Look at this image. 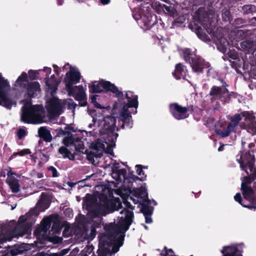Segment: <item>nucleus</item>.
<instances>
[{
    "label": "nucleus",
    "mask_w": 256,
    "mask_h": 256,
    "mask_svg": "<svg viewBox=\"0 0 256 256\" xmlns=\"http://www.w3.org/2000/svg\"><path fill=\"white\" fill-rule=\"evenodd\" d=\"M100 1L104 4H107L110 2V0H100Z\"/></svg>",
    "instance_id": "49530a36"
},
{
    "label": "nucleus",
    "mask_w": 256,
    "mask_h": 256,
    "mask_svg": "<svg viewBox=\"0 0 256 256\" xmlns=\"http://www.w3.org/2000/svg\"><path fill=\"white\" fill-rule=\"evenodd\" d=\"M228 90L226 88L213 86L210 90L208 96L210 97V99L212 102L214 100L222 98L223 96H226Z\"/></svg>",
    "instance_id": "2eb2a0df"
},
{
    "label": "nucleus",
    "mask_w": 256,
    "mask_h": 256,
    "mask_svg": "<svg viewBox=\"0 0 256 256\" xmlns=\"http://www.w3.org/2000/svg\"><path fill=\"white\" fill-rule=\"evenodd\" d=\"M50 226V220L49 218H44L40 226L34 232L36 236L40 238L44 236L46 234Z\"/></svg>",
    "instance_id": "f3484780"
},
{
    "label": "nucleus",
    "mask_w": 256,
    "mask_h": 256,
    "mask_svg": "<svg viewBox=\"0 0 256 256\" xmlns=\"http://www.w3.org/2000/svg\"><path fill=\"white\" fill-rule=\"evenodd\" d=\"M170 111L173 116L177 120L184 119L188 116L187 113L188 108L186 107H182L177 104L170 105Z\"/></svg>",
    "instance_id": "ddd939ff"
},
{
    "label": "nucleus",
    "mask_w": 256,
    "mask_h": 256,
    "mask_svg": "<svg viewBox=\"0 0 256 256\" xmlns=\"http://www.w3.org/2000/svg\"><path fill=\"white\" fill-rule=\"evenodd\" d=\"M58 152L64 158H68L70 160H74L75 158L74 156L64 146L60 147L58 149Z\"/></svg>",
    "instance_id": "c756f323"
},
{
    "label": "nucleus",
    "mask_w": 256,
    "mask_h": 256,
    "mask_svg": "<svg viewBox=\"0 0 256 256\" xmlns=\"http://www.w3.org/2000/svg\"><path fill=\"white\" fill-rule=\"evenodd\" d=\"M86 132L87 136H91L92 135L94 136V134L91 131H89V132L86 131Z\"/></svg>",
    "instance_id": "09e8293b"
},
{
    "label": "nucleus",
    "mask_w": 256,
    "mask_h": 256,
    "mask_svg": "<svg viewBox=\"0 0 256 256\" xmlns=\"http://www.w3.org/2000/svg\"><path fill=\"white\" fill-rule=\"evenodd\" d=\"M256 44L254 42L250 40H246L242 42L240 44L241 48L246 50L248 52H252L255 50Z\"/></svg>",
    "instance_id": "c85d7f7f"
},
{
    "label": "nucleus",
    "mask_w": 256,
    "mask_h": 256,
    "mask_svg": "<svg viewBox=\"0 0 256 256\" xmlns=\"http://www.w3.org/2000/svg\"><path fill=\"white\" fill-rule=\"evenodd\" d=\"M22 108V120L24 122L32 124H41L44 120V114L42 106L38 105L31 106L29 101L24 102Z\"/></svg>",
    "instance_id": "20e7f679"
},
{
    "label": "nucleus",
    "mask_w": 256,
    "mask_h": 256,
    "mask_svg": "<svg viewBox=\"0 0 256 256\" xmlns=\"http://www.w3.org/2000/svg\"><path fill=\"white\" fill-rule=\"evenodd\" d=\"M58 4L60 5H62L63 4V0H58Z\"/></svg>",
    "instance_id": "6e6d98bb"
},
{
    "label": "nucleus",
    "mask_w": 256,
    "mask_h": 256,
    "mask_svg": "<svg viewBox=\"0 0 256 256\" xmlns=\"http://www.w3.org/2000/svg\"><path fill=\"white\" fill-rule=\"evenodd\" d=\"M64 101V108L66 104L68 105V108L70 110H72L73 112L74 110L76 108V104L74 102V101L72 99H68L67 100H63Z\"/></svg>",
    "instance_id": "7c9ffc66"
},
{
    "label": "nucleus",
    "mask_w": 256,
    "mask_h": 256,
    "mask_svg": "<svg viewBox=\"0 0 256 256\" xmlns=\"http://www.w3.org/2000/svg\"><path fill=\"white\" fill-rule=\"evenodd\" d=\"M15 86L26 88L30 97L37 95L40 91L38 82H28V74L26 72H23L18 78L15 82Z\"/></svg>",
    "instance_id": "423d86ee"
},
{
    "label": "nucleus",
    "mask_w": 256,
    "mask_h": 256,
    "mask_svg": "<svg viewBox=\"0 0 256 256\" xmlns=\"http://www.w3.org/2000/svg\"><path fill=\"white\" fill-rule=\"evenodd\" d=\"M183 54L185 60L190 62L192 70L195 72L199 73L202 72L203 68H209L210 64L208 62H204L202 58L196 56L190 49L183 50Z\"/></svg>",
    "instance_id": "39448f33"
},
{
    "label": "nucleus",
    "mask_w": 256,
    "mask_h": 256,
    "mask_svg": "<svg viewBox=\"0 0 256 256\" xmlns=\"http://www.w3.org/2000/svg\"><path fill=\"white\" fill-rule=\"evenodd\" d=\"M242 206H243L244 207H246V208H253L252 206H244V205H242Z\"/></svg>",
    "instance_id": "4d7b16f0"
},
{
    "label": "nucleus",
    "mask_w": 256,
    "mask_h": 256,
    "mask_svg": "<svg viewBox=\"0 0 256 256\" xmlns=\"http://www.w3.org/2000/svg\"><path fill=\"white\" fill-rule=\"evenodd\" d=\"M46 79V83L50 89L52 90L51 93L53 94L56 91L58 85V82L56 80L54 76H51L50 78Z\"/></svg>",
    "instance_id": "a878e982"
},
{
    "label": "nucleus",
    "mask_w": 256,
    "mask_h": 256,
    "mask_svg": "<svg viewBox=\"0 0 256 256\" xmlns=\"http://www.w3.org/2000/svg\"><path fill=\"white\" fill-rule=\"evenodd\" d=\"M136 110L134 111V114H136Z\"/></svg>",
    "instance_id": "774afa93"
},
{
    "label": "nucleus",
    "mask_w": 256,
    "mask_h": 256,
    "mask_svg": "<svg viewBox=\"0 0 256 256\" xmlns=\"http://www.w3.org/2000/svg\"><path fill=\"white\" fill-rule=\"evenodd\" d=\"M50 206V201L46 196H42L40 200L38 202L36 206V210L39 212H44Z\"/></svg>",
    "instance_id": "b1692460"
},
{
    "label": "nucleus",
    "mask_w": 256,
    "mask_h": 256,
    "mask_svg": "<svg viewBox=\"0 0 256 256\" xmlns=\"http://www.w3.org/2000/svg\"><path fill=\"white\" fill-rule=\"evenodd\" d=\"M241 188L242 191L243 196L246 199L250 202H252L254 200V192L252 188L247 186H244V184H242Z\"/></svg>",
    "instance_id": "5701e85b"
},
{
    "label": "nucleus",
    "mask_w": 256,
    "mask_h": 256,
    "mask_svg": "<svg viewBox=\"0 0 256 256\" xmlns=\"http://www.w3.org/2000/svg\"><path fill=\"white\" fill-rule=\"evenodd\" d=\"M251 182L252 180L250 177L244 176L242 180V184H244V186H246L248 184L250 183Z\"/></svg>",
    "instance_id": "ea45409f"
},
{
    "label": "nucleus",
    "mask_w": 256,
    "mask_h": 256,
    "mask_svg": "<svg viewBox=\"0 0 256 256\" xmlns=\"http://www.w3.org/2000/svg\"><path fill=\"white\" fill-rule=\"evenodd\" d=\"M142 212L145 217L146 222V223H151L152 222V220L150 217L151 214L146 213L144 208L142 209Z\"/></svg>",
    "instance_id": "e433bc0d"
},
{
    "label": "nucleus",
    "mask_w": 256,
    "mask_h": 256,
    "mask_svg": "<svg viewBox=\"0 0 256 256\" xmlns=\"http://www.w3.org/2000/svg\"><path fill=\"white\" fill-rule=\"evenodd\" d=\"M36 176L37 177L39 178H42L44 176L43 174L42 173H38L37 174Z\"/></svg>",
    "instance_id": "8fccbe9b"
},
{
    "label": "nucleus",
    "mask_w": 256,
    "mask_h": 256,
    "mask_svg": "<svg viewBox=\"0 0 256 256\" xmlns=\"http://www.w3.org/2000/svg\"><path fill=\"white\" fill-rule=\"evenodd\" d=\"M126 98L127 103L124 102L120 111L119 116L116 114V110L118 108V104L115 103L113 106V116H104L103 120L100 121V125L103 123L104 128L108 131V138L106 141L101 142L97 140L94 142L90 143V147L91 148L90 153L88 154V158L91 160L94 157H100L102 153L108 148H112L115 146L118 134L115 132L116 118L120 119L124 124H128L130 128L132 126V122L130 121V112L128 111L130 108H136L138 106V96L135 95L130 91L127 92L126 94Z\"/></svg>",
    "instance_id": "f257e3e1"
},
{
    "label": "nucleus",
    "mask_w": 256,
    "mask_h": 256,
    "mask_svg": "<svg viewBox=\"0 0 256 256\" xmlns=\"http://www.w3.org/2000/svg\"><path fill=\"white\" fill-rule=\"evenodd\" d=\"M64 101L52 98L46 104V108L50 116L60 115L64 110Z\"/></svg>",
    "instance_id": "1a4fd4ad"
},
{
    "label": "nucleus",
    "mask_w": 256,
    "mask_h": 256,
    "mask_svg": "<svg viewBox=\"0 0 256 256\" xmlns=\"http://www.w3.org/2000/svg\"><path fill=\"white\" fill-rule=\"evenodd\" d=\"M93 92H100L102 91H110L115 94L118 98L122 97V92L112 84L108 81L103 80L94 82L91 86Z\"/></svg>",
    "instance_id": "0eeeda50"
},
{
    "label": "nucleus",
    "mask_w": 256,
    "mask_h": 256,
    "mask_svg": "<svg viewBox=\"0 0 256 256\" xmlns=\"http://www.w3.org/2000/svg\"><path fill=\"white\" fill-rule=\"evenodd\" d=\"M224 145H222V146H220L219 147V148H218V150L219 152H221V151H222V150H223V149H224Z\"/></svg>",
    "instance_id": "864d4df0"
},
{
    "label": "nucleus",
    "mask_w": 256,
    "mask_h": 256,
    "mask_svg": "<svg viewBox=\"0 0 256 256\" xmlns=\"http://www.w3.org/2000/svg\"><path fill=\"white\" fill-rule=\"evenodd\" d=\"M30 214H28L26 215L20 216L18 220V224L17 226L18 228H22V232L20 236H22L29 232L30 228L32 224V221L30 220Z\"/></svg>",
    "instance_id": "4468645a"
},
{
    "label": "nucleus",
    "mask_w": 256,
    "mask_h": 256,
    "mask_svg": "<svg viewBox=\"0 0 256 256\" xmlns=\"http://www.w3.org/2000/svg\"><path fill=\"white\" fill-rule=\"evenodd\" d=\"M240 164V167L244 169L248 174L252 175L253 177L256 178V170L253 172L252 164L248 160H245V156H241L240 159L237 160Z\"/></svg>",
    "instance_id": "dca6fc26"
},
{
    "label": "nucleus",
    "mask_w": 256,
    "mask_h": 256,
    "mask_svg": "<svg viewBox=\"0 0 256 256\" xmlns=\"http://www.w3.org/2000/svg\"><path fill=\"white\" fill-rule=\"evenodd\" d=\"M236 201L238 202L239 204L242 205V197L240 193H237L234 197Z\"/></svg>",
    "instance_id": "a19ab883"
},
{
    "label": "nucleus",
    "mask_w": 256,
    "mask_h": 256,
    "mask_svg": "<svg viewBox=\"0 0 256 256\" xmlns=\"http://www.w3.org/2000/svg\"><path fill=\"white\" fill-rule=\"evenodd\" d=\"M68 67L70 68V71L66 74L65 78L66 88L72 87V84L78 82L80 78V73L76 68L71 66L68 64L64 66L65 68Z\"/></svg>",
    "instance_id": "9d476101"
},
{
    "label": "nucleus",
    "mask_w": 256,
    "mask_h": 256,
    "mask_svg": "<svg viewBox=\"0 0 256 256\" xmlns=\"http://www.w3.org/2000/svg\"><path fill=\"white\" fill-rule=\"evenodd\" d=\"M115 168V170L113 169L112 170V176L116 180V184H118L124 179L126 174V170L124 169L118 170L117 166H116Z\"/></svg>",
    "instance_id": "412c9836"
},
{
    "label": "nucleus",
    "mask_w": 256,
    "mask_h": 256,
    "mask_svg": "<svg viewBox=\"0 0 256 256\" xmlns=\"http://www.w3.org/2000/svg\"><path fill=\"white\" fill-rule=\"evenodd\" d=\"M54 67V71L57 73L58 74V68L55 65H54L53 66Z\"/></svg>",
    "instance_id": "603ef678"
},
{
    "label": "nucleus",
    "mask_w": 256,
    "mask_h": 256,
    "mask_svg": "<svg viewBox=\"0 0 256 256\" xmlns=\"http://www.w3.org/2000/svg\"><path fill=\"white\" fill-rule=\"evenodd\" d=\"M222 17L224 21H229L230 18V12L226 10L222 14Z\"/></svg>",
    "instance_id": "4c0bfd02"
},
{
    "label": "nucleus",
    "mask_w": 256,
    "mask_h": 256,
    "mask_svg": "<svg viewBox=\"0 0 256 256\" xmlns=\"http://www.w3.org/2000/svg\"><path fill=\"white\" fill-rule=\"evenodd\" d=\"M24 250L25 249L24 248L16 246L11 250V252L14 255H17L22 254Z\"/></svg>",
    "instance_id": "473e14b6"
},
{
    "label": "nucleus",
    "mask_w": 256,
    "mask_h": 256,
    "mask_svg": "<svg viewBox=\"0 0 256 256\" xmlns=\"http://www.w3.org/2000/svg\"><path fill=\"white\" fill-rule=\"evenodd\" d=\"M64 132L62 129L58 130V134H64Z\"/></svg>",
    "instance_id": "3c124183"
},
{
    "label": "nucleus",
    "mask_w": 256,
    "mask_h": 256,
    "mask_svg": "<svg viewBox=\"0 0 256 256\" xmlns=\"http://www.w3.org/2000/svg\"><path fill=\"white\" fill-rule=\"evenodd\" d=\"M144 228H145L146 230H147V229L148 228V226H144Z\"/></svg>",
    "instance_id": "13d9d810"
},
{
    "label": "nucleus",
    "mask_w": 256,
    "mask_h": 256,
    "mask_svg": "<svg viewBox=\"0 0 256 256\" xmlns=\"http://www.w3.org/2000/svg\"><path fill=\"white\" fill-rule=\"evenodd\" d=\"M247 114L246 112L241 114H236L232 118L230 123L228 124L226 130H216L218 134L220 136L222 137H226L229 135L230 133L234 130L235 126H237L242 120V116H246Z\"/></svg>",
    "instance_id": "f8f14e48"
},
{
    "label": "nucleus",
    "mask_w": 256,
    "mask_h": 256,
    "mask_svg": "<svg viewBox=\"0 0 256 256\" xmlns=\"http://www.w3.org/2000/svg\"><path fill=\"white\" fill-rule=\"evenodd\" d=\"M202 38L204 40H206L204 38Z\"/></svg>",
    "instance_id": "680f3d73"
},
{
    "label": "nucleus",
    "mask_w": 256,
    "mask_h": 256,
    "mask_svg": "<svg viewBox=\"0 0 256 256\" xmlns=\"http://www.w3.org/2000/svg\"><path fill=\"white\" fill-rule=\"evenodd\" d=\"M136 173L140 176L139 180L141 181H144L146 180V176L144 175V172L142 169L140 165H136Z\"/></svg>",
    "instance_id": "2f4dec72"
},
{
    "label": "nucleus",
    "mask_w": 256,
    "mask_h": 256,
    "mask_svg": "<svg viewBox=\"0 0 256 256\" xmlns=\"http://www.w3.org/2000/svg\"><path fill=\"white\" fill-rule=\"evenodd\" d=\"M54 238L55 240H52V241L54 242V243H58V242H60V240H60V238Z\"/></svg>",
    "instance_id": "de8ad7c7"
},
{
    "label": "nucleus",
    "mask_w": 256,
    "mask_h": 256,
    "mask_svg": "<svg viewBox=\"0 0 256 256\" xmlns=\"http://www.w3.org/2000/svg\"><path fill=\"white\" fill-rule=\"evenodd\" d=\"M161 256H174V252L171 249H170L165 252L164 254H162Z\"/></svg>",
    "instance_id": "37998d69"
},
{
    "label": "nucleus",
    "mask_w": 256,
    "mask_h": 256,
    "mask_svg": "<svg viewBox=\"0 0 256 256\" xmlns=\"http://www.w3.org/2000/svg\"><path fill=\"white\" fill-rule=\"evenodd\" d=\"M221 252L223 254L222 256H242L237 245L224 246L221 250Z\"/></svg>",
    "instance_id": "6ab92c4d"
},
{
    "label": "nucleus",
    "mask_w": 256,
    "mask_h": 256,
    "mask_svg": "<svg viewBox=\"0 0 256 256\" xmlns=\"http://www.w3.org/2000/svg\"><path fill=\"white\" fill-rule=\"evenodd\" d=\"M92 102L94 106L100 109H110V106H102L96 100V96H94L92 97Z\"/></svg>",
    "instance_id": "72a5a7b5"
},
{
    "label": "nucleus",
    "mask_w": 256,
    "mask_h": 256,
    "mask_svg": "<svg viewBox=\"0 0 256 256\" xmlns=\"http://www.w3.org/2000/svg\"><path fill=\"white\" fill-rule=\"evenodd\" d=\"M43 70L46 73L50 74L52 72V69L49 67H44L43 68Z\"/></svg>",
    "instance_id": "a18cd8bd"
},
{
    "label": "nucleus",
    "mask_w": 256,
    "mask_h": 256,
    "mask_svg": "<svg viewBox=\"0 0 256 256\" xmlns=\"http://www.w3.org/2000/svg\"><path fill=\"white\" fill-rule=\"evenodd\" d=\"M90 114L92 117L93 123L88 124V128H93L94 130L100 126V121L104 118V116L100 112H96L95 110L90 111Z\"/></svg>",
    "instance_id": "a211bd4d"
},
{
    "label": "nucleus",
    "mask_w": 256,
    "mask_h": 256,
    "mask_svg": "<svg viewBox=\"0 0 256 256\" xmlns=\"http://www.w3.org/2000/svg\"><path fill=\"white\" fill-rule=\"evenodd\" d=\"M92 232H94V228H92Z\"/></svg>",
    "instance_id": "e2e57ef3"
},
{
    "label": "nucleus",
    "mask_w": 256,
    "mask_h": 256,
    "mask_svg": "<svg viewBox=\"0 0 256 256\" xmlns=\"http://www.w3.org/2000/svg\"><path fill=\"white\" fill-rule=\"evenodd\" d=\"M6 182L13 192H17L20 190L18 180L12 174H8Z\"/></svg>",
    "instance_id": "aec40b11"
},
{
    "label": "nucleus",
    "mask_w": 256,
    "mask_h": 256,
    "mask_svg": "<svg viewBox=\"0 0 256 256\" xmlns=\"http://www.w3.org/2000/svg\"><path fill=\"white\" fill-rule=\"evenodd\" d=\"M152 202H154V204H156V202L154 200H152Z\"/></svg>",
    "instance_id": "bf43d9fd"
},
{
    "label": "nucleus",
    "mask_w": 256,
    "mask_h": 256,
    "mask_svg": "<svg viewBox=\"0 0 256 256\" xmlns=\"http://www.w3.org/2000/svg\"><path fill=\"white\" fill-rule=\"evenodd\" d=\"M48 170L52 172V176L56 177L58 176L57 170L54 167L50 166L48 168Z\"/></svg>",
    "instance_id": "79ce46f5"
},
{
    "label": "nucleus",
    "mask_w": 256,
    "mask_h": 256,
    "mask_svg": "<svg viewBox=\"0 0 256 256\" xmlns=\"http://www.w3.org/2000/svg\"><path fill=\"white\" fill-rule=\"evenodd\" d=\"M248 159H250V158H248L246 159L245 158V160H248L250 162V161H249V160Z\"/></svg>",
    "instance_id": "052dcab7"
},
{
    "label": "nucleus",
    "mask_w": 256,
    "mask_h": 256,
    "mask_svg": "<svg viewBox=\"0 0 256 256\" xmlns=\"http://www.w3.org/2000/svg\"><path fill=\"white\" fill-rule=\"evenodd\" d=\"M216 44L218 50L222 53L226 52L229 47L228 43L224 38H220L216 42Z\"/></svg>",
    "instance_id": "cd10ccee"
},
{
    "label": "nucleus",
    "mask_w": 256,
    "mask_h": 256,
    "mask_svg": "<svg viewBox=\"0 0 256 256\" xmlns=\"http://www.w3.org/2000/svg\"><path fill=\"white\" fill-rule=\"evenodd\" d=\"M28 77L30 80H34L38 76V72L36 70H30L28 72Z\"/></svg>",
    "instance_id": "c9c22d12"
},
{
    "label": "nucleus",
    "mask_w": 256,
    "mask_h": 256,
    "mask_svg": "<svg viewBox=\"0 0 256 256\" xmlns=\"http://www.w3.org/2000/svg\"><path fill=\"white\" fill-rule=\"evenodd\" d=\"M128 201L124 202V204L128 209L123 210L120 212L122 216L120 218L118 222L116 224L113 229V234L110 236L112 242L110 244L112 246V252L115 254L119 250V248L122 244L124 239V233L128 230L129 226L132 222L133 218L132 206L130 204V201H132L134 204L138 202V199L133 198L132 197L128 198Z\"/></svg>",
    "instance_id": "f03ea898"
},
{
    "label": "nucleus",
    "mask_w": 256,
    "mask_h": 256,
    "mask_svg": "<svg viewBox=\"0 0 256 256\" xmlns=\"http://www.w3.org/2000/svg\"><path fill=\"white\" fill-rule=\"evenodd\" d=\"M254 130H252V132H256V121L254 122Z\"/></svg>",
    "instance_id": "5fc2aeb1"
},
{
    "label": "nucleus",
    "mask_w": 256,
    "mask_h": 256,
    "mask_svg": "<svg viewBox=\"0 0 256 256\" xmlns=\"http://www.w3.org/2000/svg\"><path fill=\"white\" fill-rule=\"evenodd\" d=\"M122 206V202L119 198H112L110 200H100L98 204L93 206L92 200L86 198L83 204V207L88 210V215L92 218H98L101 220L100 216L114 210H118Z\"/></svg>",
    "instance_id": "7ed1b4c3"
},
{
    "label": "nucleus",
    "mask_w": 256,
    "mask_h": 256,
    "mask_svg": "<svg viewBox=\"0 0 256 256\" xmlns=\"http://www.w3.org/2000/svg\"><path fill=\"white\" fill-rule=\"evenodd\" d=\"M112 254V252H110V254H109V255H110V256H111Z\"/></svg>",
    "instance_id": "0e129e2a"
},
{
    "label": "nucleus",
    "mask_w": 256,
    "mask_h": 256,
    "mask_svg": "<svg viewBox=\"0 0 256 256\" xmlns=\"http://www.w3.org/2000/svg\"><path fill=\"white\" fill-rule=\"evenodd\" d=\"M78 138H75L72 134H68L67 136L64 138L62 142L66 146L76 145V142H80Z\"/></svg>",
    "instance_id": "bb28decb"
},
{
    "label": "nucleus",
    "mask_w": 256,
    "mask_h": 256,
    "mask_svg": "<svg viewBox=\"0 0 256 256\" xmlns=\"http://www.w3.org/2000/svg\"><path fill=\"white\" fill-rule=\"evenodd\" d=\"M16 134L18 138L22 139L26 135L27 132L26 130L20 128L18 130Z\"/></svg>",
    "instance_id": "f704fd0d"
},
{
    "label": "nucleus",
    "mask_w": 256,
    "mask_h": 256,
    "mask_svg": "<svg viewBox=\"0 0 256 256\" xmlns=\"http://www.w3.org/2000/svg\"><path fill=\"white\" fill-rule=\"evenodd\" d=\"M38 133L39 136L46 142H50L52 139L50 131L46 127L42 126L39 128Z\"/></svg>",
    "instance_id": "393cba45"
},
{
    "label": "nucleus",
    "mask_w": 256,
    "mask_h": 256,
    "mask_svg": "<svg viewBox=\"0 0 256 256\" xmlns=\"http://www.w3.org/2000/svg\"><path fill=\"white\" fill-rule=\"evenodd\" d=\"M66 90L68 96H72L75 100L79 102L81 106H84L86 104V96L85 90L82 86L69 87Z\"/></svg>",
    "instance_id": "6e6552de"
},
{
    "label": "nucleus",
    "mask_w": 256,
    "mask_h": 256,
    "mask_svg": "<svg viewBox=\"0 0 256 256\" xmlns=\"http://www.w3.org/2000/svg\"><path fill=\"white\" fill-rule=\"evenodd\" d=\"M210 69H208V73L210 72Z\"/></svg>",
    "instance_id": "69168bd1"
},
{
    "label": "nucleus",
    "mask_w": 256,
    "mask_h": 256,
    "mask_svg": "<svg viewBox=\"0 0 256 256\" xmlns=\"http://www.w3.org/2000/svg\"><path fill=\"white\" fill-rule=\"evenodd\" d=\"M174 75L177 79H185L187 76V70L184 66L180 64H176Z\"/></svg>",
    "instance_id": "4be33fe9"
},
{
    "label": "nucleus",
    "mask_w": 256,
    "mask_h": 256,
    "mask_svg": "<svg viewBox=\"0 0 256 256\" xmlns=\"http://www.w3.org/2000/svg\"><path fill=\"white\" fill-rule=\"evenodd\" d=\"M4 154H6V156H8L10 154V148L8 147L7 144H4Z\"/></svg>",
    "instance_id": "c03bdc74"
},
{
    "label": "nucleus",
    "mask_w": 256,
    "mask_h": 256,
    "mask_svg": "<svg viewBox=\"0 0 256 256\" xmlns=\"http://www.w3.org/2000/svg\"><path fill=\"white\" fill-rule=\"evenodd\" d=\"M248 157H251L250 154H248Z\"/></svg>",
    "instance_id": "338daca9"
},
{
    "label": "nucleus",
    "mask_w": 256,
    "mask_h": 256,
    "mask_svg": "<svg viewBox=\"0 0 256 256\" xmlns=\"http://www.w3.org/2000/svg\"><path fill=\"white\" fill-rule=\"evenodd\" d=\"M30 150H28V149H24V150H20V152H19L18 153L14 154V155L16 156V154H18V155H20V156H24L25 154H30Z\"/></svg>",
    "instance_id": "58836bf2"
},
{
    "label": "nucleus",
    "mask_w": 256,
    "mask_h": 256,
    "mask_svg": "<svg viewBox=\"0 0 256 256\" xmlns=\"http://www.w3.org/2000/svg\"><path fill=\"white\" fill-rule=\"evenodd\" d=\"M7 86L8 82L0 74V105L10 109L14 103L7 97L6 91Z\"/></svg>",
    "instance_id": "9b49d317"
}]
</instances>
